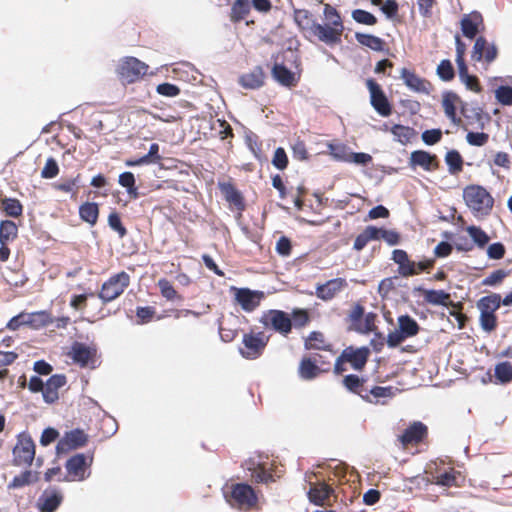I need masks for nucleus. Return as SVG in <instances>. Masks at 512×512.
<instances>
[{"instance_id": "41", "label": "nucleus", "mask_w": 512, "mask_h": 512, "mask_svg": "<svg viewBox=\"0 0 512 512\" xmlns=\"http://www.w3.org/2000/svg\"><path fill=\"white\" fill-rule=\"evenodd\" d=\"M495 377L502 383L506 384L512 381V364L508 361L498 363L495 366Z\"/></svg>"}, {"instance_id": "4", "label": "nucleus", "mask_w": 512, "mask_h": 512, "mask_svg": "<svg viewBox=\"0 0 512 512\" xmlns=\"http://www.w3.org/2000/svg\"><path fill=\"white\" fill-rule=\"evenodd\" d=\"M260 322L267 328L287 335L292 330V319L286 312L282 310L271 309L263 313Z\"/></svg>"}, {"instance_id": "36", "label": "nucleus", "mask_w": 512, "mask_h": 512, "mask_svg": "<svg viewBox=\"0 0 512 512\" xmlns=\"http://www.w3.org/2000/svg\"><path fill=\"white\" fill-rule=\"evenodd\" d=\"M466 231L471 237L473 245L479 248H484L490 240L488 234L478 226H468L466 227Z\"/></svg>"}, {"instance_id": "15", "label": "nucleus", "mask_w": 512, "mask_h": 512, "mask_svg": "<svg viewBox=\"0 0 512 512\" xmlns=\"http://www.w3.org/2000/svg\"><path fill=\"white\" fill-rule=\"evenodd\" d=\"M87 459L88 458L83 453H78L66 461L65 468L72 477V480L82 481L86 478L85 472L90 465Z\"/></svg>"}, {"instance_id": "46", "label": "nucleus", "mask_w": 512, "mask_h": 512, "mask_svg": "<svg viewBox=\"0 0 512 512\" xmlns=\"http://www.w3.org/2000/svg\"><path fill=\"white\" fill-rule=\"evenodd\" d=\"M352 18L354 21L360 24L365 25H375L377 23V18L370 12L363 9H355L352 11Z\"/></svg>"}, {"instance_id": "9", "label": "nucleus", "mask_w": 512, "mask_h": 512, "mask_svg": "<svg viewBox=\"0 0 512 512\" xmlns=\"http://www.w3.org/2000/svg\"><path fill=\"white\" fill-rule=\"evenodd\" d=\"M367 88L370 92V102L372 107L383 117L391 114V105L382 91L380 85L373 79H368L366 82Z\"/></svg>"}, {"instance_id": "45", "label": "nucleus", "mask_w": 512, "mask_h": 512, "mask_svg": "<svg viewBox=\"0 0 512 512\" xmlns=\"http://www.w3.org/2000/svg\"><path fill=\"white\" fill-rule=\"evenodd\" d=\"M437 75L443 81H450L454 78L455 72L450 60H442L437 67Z\"/></svg>"}, {"instance_id": "43", "label": "nucleus", "mask_w": 512, "mask_h": 512, "mask_svg": "<svg viewBox=\"0 0 512 512\" xmlns=\"http://www.w3.org/2000/svg\"><path fill=\"white\" fill-rule=\"evenodd\" d=\"M480 326L485 332H491L496 328L497 318L494 313L480 310Z\"/></svg>"}, {"instance_id": "11", "label": "nucleus", "mask_w": 512, "mask_h": 512, "mask_svg": "<svg viewBox=\"0 0 512 512\" xmlns=\"http://www.w3.org/2000/svg\"><path fill=\"white\" fill-rule=\"evenodd\" d=\"M231 289L235 291V300L246 312L255 310L264 298V293L262 291L236 287H232Z\"/></svg>"}, {"instance_id": "51", "label": "nucleus", "mask_w": 512, "mask_h": 512, "mask_svg": "<svg viewBox=\"0 0 512 512\" xmlns=\"http://www.w3.org/2000/svg\"><path fill=\"white\" fill-rule=\"evenodd\" d=\"M79 186H80V175H77L76 177H74L72 179H68L66 181H63L61 183L55 184V188L57 190H60V191L66 192V193L72 192L74 194L77 192V189L79 188Z\"/></svg>"}, {"instance_id": "8", "label": "nucleus", "mask_w": 512, "mask_h": 512, "mask_svg": "<svg viewBox=\"0 0 512 512\" xmlns=\"http://www.w3.org/2000/svg\"><path fill=\"white\" fill-rule=\"evenodd\" d=\"M311 33L318 38L319 41L329 45H337L341 43V36L344 31L343 28L331 26L328 24L322 25L312 21L309 26Z\"/></svg>"}, {"instance_id": "28", "label": "nucleus", "mask_w": 512, "mask_h": 512, "mask_svg": "<svg viewBox=\"0 0 512 512\" xmlns=\"http://www.w3.org/2000/svg\"><path fill=\"white\" fill-rule=\"evenodd\" d=\"M250 0H235L231 7L230 20L234 23L240 22L250 13Z\"/></svg>"}, {"instance_id": "40", "label": "nucleus", "mask_w": 512, "mask_h": 512, "mask_svg": "<svg viewBox=\"0 0 512 512\" xmlns=\"http://www.w3.org/2000/svg\"><path fill=\"white\" fill-rule=\"evenodd\" d=\"M319 371V367L308 358L303 359L300 363L299 375L302 379L311 380L318 375Z\"/></svg>"}, {"instance_id": "32", "label": "nucleus", "mask_w": 512, "mask_h": 512, "mask_svg": "<svg viewBox=\"0 0 512 512\" xmlns=\"http://www.w3.org/2000/svg\"><path fill=\"white\" fill-rule=\"evenodd\" d=\"M80 218L91 224L95 225L99 216L98 205L94 202H86L79 207Z\"/></svg>"}, {"instance_id": "24", "label": "nucleus", "mask_w": 512, "mask_h": 512, "mask_svg": "<svg viewBox=\"0 0 512 512\" xmlns=\"http://www.w3.org/2000/svg\"><path fill=\"white\" fill-rule=\"evenodd\" d=\"M239 83L246 89H257L264 84V73L261 67L257 66L252 71L240 76Z\"/></svg>"}, {"instance_id": "6", "label": "nucleus", "mask_w": 512, "mask_h": 512, "mask_svg": "<svg viewBox=\"0 0 512 512\" xmlns=\"http://www.w3.org/2000/svg\"><path fill=\"white\" fill-rule=\"evenodd\" d=\"M14 462L16 465H31L35 456V444L27 433H20L17 444L13 448Z\"/></svg>"}, {"instance_id": "54", "label": "nucleus", "mask_w": 512, "mask_h": 512, "mask_svg": "<svg viewBox=\"0 0 512 512\" xmlns=\"http://www.w3.org/2000/svg\"><path fill=\"white\" fill-rule=\"evenodd\" d=\"M59 172V167H58V164L56 162V160L52 157L48 158L42 171H41V176L42 178H45V179H51V178H54L55 176H57Z\"/></svg>"}, {"instance_id": "42", "label": "nucleus", "mask_w": 512, "mask_h": 512, "mask_svg": "<svg viewBox=\"0 0 512 512\" xmlns=\"http://www.w3.org/2000/svg\"><path fill=\"white\" fill-rule=\"evenodd\" d=\"M157 286L160 289L161 295L168 301H173L177 298L180 299L173 285L165 278H161L157 282Z\"/></svg>"}, {"instance_id": "62", "label": "nucleus", "mask_w": 512, "mask_h": 512, "mask_svg": "<svg viewBox=\"0 0 512 512\" xmlns=\"http://www.w3.org/2000/svg\"><path fill=\"white\" fill-rule=\"evenodd\" d=\"M397 271L402 277H410L419 274V270L416 269V262L410 259L404 264L399 265Z\"/></svg>"}, {"instance_id": "37", "label": "nucleus", "mask_w": 512, "mask_h": 512, "mask_svg": "<svg viewBox=\"0 0 512 512\" xmlns=\"http://www.w3.org/2000/svg\"><path fill=\"white\" fill-rule=\"evenodd\" d=\"M220 188L228 202L235 205L238 209H243V198L241 194L233 187L232 184L224 183L220 185Z\"/></svg>"}, {"instance_id": "58", "label": "nucleus", "mask_w": 512, "mask_h": 512, "mask_svg": "<svg viewBox=\"0 0 512 512\" xmlns=\"http://www.w3.org/2000/svg\"><path fill=\"white\" fill-rule=\"evenodd\" d=\"M272 164L279 170H283L288 165V158L286 155V152L283 148L278 147L275 152L272 159Z\"/></svg>"}, {"instance_id": "25", "label": "nucleus", "mask_w": 512, "mask_h": 512, "mask_svg": "<svg viewBox=\"0 0 512 512\" xmlns=\"http://www.w3.org/2000/svg\"><path fill=\"white\" fill-rule=\"evenodd\" d=\"M369 351L367 348H359L356 350L345 349L342 357L345 361L350 362L354 369L359 370L364 367L367 362Z\"/></svg>"}, {"instance_id": "2", "label": "nucleus", "mask_w": 512, "mask_h": 512, "mask_svg": "<svg viewBox=\"0 0 512 512\" xmlns=\"http://www.w3.org/2000/svg\"><path fill=\"white\" fill-rule=\"evenodd\" d=\"M130 284V276L125 271H121L111 276L102 284L99 298L107 303L119 297Z\"/></svg>"}, {"instance_id": "10", "label": "nucleus", "mask_w": 512, "mask_h": 512, "mask_svg": "<svg viewBox=\"0 0 512 512\" xmlns=\"http://www.w3.org/2000/svg\"><path fill=\"white\" fill-rule=\"evenodd\" d=\"M88 440L83 430L74 429L66 432L56 445V453L58 455L65 454L73 449L83 447Z\"/></svg>"}, {"instance_id": "44", "label": "nucleus", "mask_w": 512, "mask_h": 512, "mask_svg": "<svg viewBox=\"0 0 512 512\" xmlns=\"http://www.w3.org/2000/svg\"><path fill=\"white\" fill-rule=\"evenodd\" d=\"M323 14L326 20L329 22L328 25H333L344 29L341 16L335 7L331 6L330 4H326L324 6Z\"/></svg>"}, {"instance_id": "16", "label": "nucleus", "mask_w": 512, "mask_h": 512, "mask_svg": "<svg viewBox=\"0 0 512 512\" xmlns=\"http://www.w3.org/2000/svg\"><path fill=\"white\" fill-rule=\"evenodd\" d=\"M409 166L412 169L421 167L425 171H432L438 166L437 157L427 151L416 150L410 154Z\"/></svg>"}, {"instance_id": "55", "label": "nucleus", "mask_w": 512, "mask_h": 512, "mask_svg": "<svg viewBox=\"0 0 512 512\" xmlns=\"http://www.w3.org/2000/svg\"><path fill=\"white\" fill-rule=\"evenodd\" d=\"M489 135L484 132H468L466 141L472 146H483L488 142Z\"/></svg>"}, {"instance_id": "3", "label": "nucleus", "mask_w": 512, "mask_h": 512, "mask_svg": "<svg viewBox=\"0 0 512 512\" xmlns=\"http://www.w3.org/2000/svg\"><path fill=\"white\" fill-rule=\"evenodd\" d=\"M225 497L232 507L238 508H249L257 502L254 490L245 483L232 485L230 494H226Z\"/></svg>"}, {"instance_id": "5", "label": "nucleus", "mask_w": 512, "mask_h": 512, "mask_svg": "<svg viewBox=\"0 0 512 512\" xmlns=\"http://www.w3.org/2000/svg\"><path fill=\"white\" fill-rule=\"evenodd\" d=\"M148 65L135 57H127L121 61L117 68L120 79L125 83H134L144 76Z\"/></svg>"}, {"instance_id": "35", "label": "nucleus", "mask_w": 512, "mask_h": 512, "mask_svg": "<svg viewBox=\"0 0 512 512\" xmlns=\"http://www.w3.org/2000/svg\"><path fill=\"white\" fill-rule=\"evenodd\" d=\"M445 162L450 174L454 175L462 171L463 159L457 150H450L445 155Z\"/></svg>"}, {"instance_id": "47", "label": "nucleus", "mask_w": 512, "mask_h": 512, "mask_svg": "<svg viewBox=\"0 0 512 512\" xmlns=\"http://www.w3.org/2000/svg\"><path fill=\"white\" fill-rule=\"evenodd\" d=\"M324 335L321 332L313 331L310 333L305 341V347L307 349H325Z\"/></svg>"}, {"instance_id": "26", "label": "nucleus", "mask_w": 512, "mask_h": 512, "mask_svg": "<svg viewBox=\"0 0 512 512\" xmlns=\"http://www.w3.org/2000/svg\"><path fill=\"white\" fill-rule=\"evenodd\" d=\"M23 313L24 321L26 326L32 329H40L53 322V318L46 311H37L32 313Z\"/></svg>"}, {"instance_id": "53", "label": "nucleus", "mask_w": 512, "mask_h": 512, "mask_svg": "<svg viewBox=\"0 0 512 512\" xmlns=\"http://www.w3.org/2000/svg\"><path fill=\"white\" fill-rule=\"evenodd\" d=\"M361 384H365V380L354 374L346 375L343 379V385L347 390L353 393L358 392V388L361 387Z\"/></svg>"}, {"instance_id": "13", "label": "nucleus", "mask_w": 512, "mask_h": 512, "mask_svg": "<svg viewBox=\"0 0 512 512\" xmlns=\"http://www.w3.org/2000/svg\"><path fill=\"white\" fill-rule=\"evenodd\" d=\"M63 501V494L57 488L44 490L38 499V507L41 512H55Z\"/></svg>"}, {"instance_id": "17", "label": "nucleus", "mask_w": 512, "mask_h": 512, "mask_svg": "<svg viewBox=\"0 0 512 512\" xmlns=\"http://www.w3.org/2000/svg\"><path fill=\"white\" fill-rule=\"evenodd\" d=\"M66 377L63 374H54L46 382L43 390V399L46 403L52 404L59 398L58 390L66 384Z\"/></svg>"}, {"instance_id": "34", "label": "nucleus", "mask_w": 512, "mask_h": 512, "mask_svg": "<svg viewBox=\"0 0 512 512\" xmlns=\"http://www.w3.org/2000/svg\"><path fill=\"white\" fill-rule=\"evenodd\" d=\"M17 225L11 220H3L0 222V243L7 244L17 237Z\"/></svg>"}, {"instance_id": "38", "label": "nucleus", "mask_w": 512, "mask_h": 512, "mask_svg": "<svg viewBox=\"0 0 512 512\" xmlns=\"http://www.w3.org/2000/svg\"><path fill=\"white\" fill-rule=\"evenodd\" d=\"M394 138L402 144L408 143L416 134L415 130L408 126L396 124L391 128Z\"/></svg>"}, {"instance_id": "7", "label": "nucleus", "mask_w": 512, "mask_h": 512, "mask_svg": "<svg viewBox=\"0 0 512 512\" xmlns=\"http://www.w3.org/2000/svg\"><path fill=\"white\" fill-rule=\"evenodd\" d=\"M267 341L262 332L244 334L242 340L244 347L240 348V353L246 359H256L262 354Z\"/></svg>"}, {"instance_id": "60", "label": "nucleus", "mask_w": 512, "mask_h": 512, "mask_svg": "<svg viewBox=\"0 0 512 512\" xmlns=\"http://www.w3.org/2000/svg\"><path fill=\"white\" fill-rule=\"evenodd\" d=\"M487 41L484 37H478L474 43L471 58L474 61H481L486 48Z\"/></svg>"}, {"instance_id": "12", "label": "nucleus", "mask_w": 512, "mask_h": 512, "mask_svg": "<svg viewBox=\"0 0 512 512\" xmlns=\"http://www.w3.org/2000/svg\"><path fill=\"white\" fill-rule=\"evenodd\" d=\"M96 350L83 343L75 342L71 347L73 361L81 367L94 368L96 365Z\"/></svg>"}, {"instance_id": "59", "label": "nucleus", "mask_w": 512, "mask_h": 512, "mask_svg": "<svg viewBox=\"0 0 512 512\" xmlns=\"http://www.w3.org/2000/svg\"><path fill=\"white\" fill-rule=\"evenodd\" d=\"M422 140L427 145H434L442 138V131L440 129L425 130L422 133Z\"/></svg>"}, {"instance_id": "52", "label": "nucleus", "mask_w": 512, "mask_h": 512, "mask_svg": "<svg viewBox=\"0 0 512 512\" xmlns=\"http://www.w3.org/2000/svg\"><path fill=\"white\" fill-rule=\"evenodd\" d=\"M508 276V272L503 269L493 271L489 276L482 280L484 286H495L503 281Z\"/></svg>"}, {"instance_id": "22", "label": "nucleus", "mask_w": 512, "mask_h": 512, "mask_svg": "<svg viewBox=\"0 0 512 512\" xmlns=\"http://www.w3.org/2000/svg\"><path fill=\"white\" fill-rule=\"evenodd\" d=\"M401 78L405 85L411 90L419 93L429 94V83L406 68L401 69Z\"/></svg>"}, {"instance_id": "49", "label": "nucleus", "mask_w": 512, "mask_h": 512, "mask_svg": "<svg viewBox=\"0 0 512 512\" xmlns=\"http://www.w3.org/2000/svg\"><path fill=\"white\" fill-rule=\"evenodd\" d=\"M109 227L116 231L120 238H123L127 234L126 228L122 225L120 216L117 212H112L108 216Z\"/></svg>"}, {"instance_id": "61", "label": "nucleus", "mask_w": 512, "mask_h": 512, "mask_svg": "<svg viewBox=\"0 0 512 512\" xmlns=\"http://www.w3.org/2000/svg\"><path fill=\"white\" fill-rule=\"evenodd\" d=\"M505 246L500 242H495L487 248V255L490 259L499 260L505 255Z\"/></svg>"}, {"instance_id": "50", "label": "nucleus", "mask_w": 512, "mask_h": 512, "mask_svg": "<svg viewBox=\"0 0 512 512\" xmlns=\"http://www.w3.org/2000/svg\"><path fill=\"white\" fill-rule=\"evenodd\" d=\"M495 97L502 105H512V87L500 86L495 91Z\"/></svg>"}, {"instance_id": "64", "label": "nucleus", "mask_w": 512, "mask_h": 512, "mask_svg": "<svg viewBox=\"0 0 512 512\" xmlns=\"http://www.w3.org/2000/svg\"><path fill=\"white\" fill-rule=\"evenodd\" d=\"M454 247L460 252H470L473 250V243L465 236H458L454 240Z\"/></svg>"}, {"instance_id": "14", "label": "nucleus", "mask_w": 512, "mask_h": 512, "mask_svg": "<svg viewBox=\"0 0 512 512\" xmlns=\"http://www.w3.org/2000/svg\"><path fill=\"white\" fill-rule=\"evenodd\" d=\"M461 113L467 124L476 129H483L489 116L485 115L482 108L477 105L465 103L461 106Z\"/></svg>"}, {"instance_id": "30", "label": "nucleus", "mask_w": 512, "mask_h": 512, "mask_svg": "<svg viewBox=\"0 0 512 512\" xmlns=\"http://www.w3.org/2000/svg\"><path fill=\"white\" fill-rule=\"evenodd\" d=\"M398 327L406 339L415 336L420 329L416 320H414L409 315H401L398 318Z\"/></svg>"}, {"instance_id": "20", "label": "nucleus", "mask_w": 512, "mask_h": 512, "mask_svg": "<svg viewBox=\"0 0 512 512\" xmlns=\"http://www.w3.org/2000/svg\"><path fill=\"white\" fill-rule=\"evenodd\" d=\"M333 489L326 483L312 484L308 491V498L311 503L317 506H323L329 500Z\"/></svg>"}, {"instance_id": "56", "label": "nucleus", "mask_w": 512, "mask_h": 512, "mask_svg": "<svg viewBox=\"0 0 512 512\" xmlns=\"http://www.w3.org/2000/svg\"><path fill=\"white\" fill-rule=\"evenodd\" d=\"M32 482V472L24 471L21 474L15 476L9 484V488H21Z\"/></svg>"}, {"instance_id": "39", "label": "nucleus", "mask_w": 512, "mask_h": 512, "mask_svg": "<svg viewBox=\"0 0 512 512\" xmlns=\"http://www.w3.org/2000/svg\"><path fill=\"white\" fill-rule=\"evenodd\" d=\"M500 305L501 296L497 293L482 297L477 304L479 310H485L492 313H494Z\"/></svg>"}, {"instance_id": "63", "label": "nucleus", "mask_w": 512, "mask_h": 512, "mask_svg": "<svg viewBox=\"0 0 512 512\" xmlns=\"http://www.w3.org/2000/svg\"><path fill=\"white\" fill-rule=\"evenodd\" d=\"M59 436V433L56 429L52 427H48L43 430L40 437V444L42 446H48L52 442H54Z\"/></svg>"}, {"instance_id": "33", "label": "nucleus", "mask_w": 512, "mask_h": 512, "mask_svg": "<svg viewBox=\"0 0 512 512\" xmlns=\"http://www.w3.org/2000/svg\"><path fill=\"white\" fill-rule=\"evenodd\" d=\"M396 391L397 389L392 386H373L370 388L369 393L371 394L373 399L372 403L385 404L384 399H391L392 397H394Z\"/></svg>"}, {"instance_id": "1", "label": "nucleus", "mask_w": 512, "mask_h": 512, "mask_svg": "<svg viewBox=\"0 0 512 512\" xmlns=\"http://www.w3.org/2000/svg\"><path fill=\"white\" fill-rule=\"evenodd\" d=\"M466 205L476 214L488 215L493 207V198L481 186H468L463 191Z\"/></svg>"}, {"instance_id": "31", "label": "nucleus", "mask_w": 512, "mask_h": 512, "mask_svg": "<svg viewBox=\"0 0 512 512\" xmlns=\"http://www.w3.org/2000/svg\"><path fill=\"white\" fill-rule=\"evenodd\" d=\"M355 38L357 42L365 47H368L374 51H383L384 50V41L380 37H377L372 34L365 33H355Z\"/></svg>"}, {"instance_id": "19", "label": "nucleus", "mask_w": 512, "mask_h": 512, "mask_svg": "<svg viewBox=\"0 0 512 512\" xmlns=\"http://www.w3.org/2000/svg\"><path fill=\"white\" fill-rule=\"evenodd\" d=\"M482 22V15L477 11L465 14L460 22L463 35L469 39H473L477 35L478 27Z\"/></svg>"}, {"instance_id": "27", "label": "nucleus", "mask_w": 512, "mask_h": 512, "mask_svg": "<svg viewBox=\"0 0 512 512\" xmlns=\"http://www.w3.org/2000/svg\"><path fill=\"white\" fill-rule=\"evenodd\" d=\"M272 76L283 86L290 87L295 84L294 73L283 64L276 63L272 68Z\"/></svg>"}, {"instance_id": "48", "label": "nucleus", "mask_w": 512, "mask_h": 512, "mask_svg": "<svg viewBox=\"0 0 512 512\" xmlns=\"http://www.w3.org/2000/svg\"><path fill=\"white\" fill-rule=\"evenodd\" d=\"M3 209L10 217H18L22 214L23 207L19 200L9 198L3 201Z\"/></svg>"}, {"instance_id": "23", "label": "nucleus", "mask_w": 512, "mask_h": 512, "mask_svg": "<svg viewBox=\"0 0 512 512\" xmlns=\"http://www.w3.org/2000/svg\"><path fill=\"white\" fill-rule=\"evenodd\" d=\"M419 291L424 294V300L436 306H446L450 301V294L444 290L425 289L421 286L414 287V292Z\"/></svg>"}, {"instance_id": "57", "label": "nucleus", "mask_w": 512, "mask_h": 512, "mask_svg": "<svg viewBox=\"0 0 512 512\" xmlns=\"http://www.w3.org/2000/svg\"><path fill=\"white\" fill-rule=\"evenodd\" d=\"M156 91L158 94L165 97H176L180 94V89L178 86L171 83H161L156 87Z\"/></svg>"}, {"instance_id": "21", "label": "nucleus", "mask_w": 512, "mask_h": 512, "mask_svg": "<svg viewBox=\"0 0 512 512\" xmlns=\"http://www.w3.org/2000/svg\"><path fill=\"white\" fill-rule=\"evenodd\" d=\"M427 434V427L422 422H414L405 429L400 436V441L404 444L419 443Z\"/></svg>"}, {"instance_id": "29", "label": "nucleus", "mask_w": 512, "mask_h": 512, "mask_svg": "<svg viewBox=\"0 0 512 512\" xmlns=\"http://www.w3.org/2000/svg\"><path fill=\"white\" fill-rule=\"evenodd\" d=\"M458 96L453 92H446L443 95L442 106L444 108L445 115L455 124L460 122V119L456 116L455 102L458 100Z\"/></svg>"}, {"instance_id": "18", "label": "nucleus", "mask_w": 512, "mask_h": 512, "mask_svg": "<svg viewBox=\"0 0 512 512\" xmlns=\"http://www.w3.org/2000/svg\"><path fill=\"white\" fill-rule=\"evenodd\" d=\"M347 286V282L343 278H334L316 288L318 298L328 301L335 297L337 293Z\"/></svg>"}]
</instances>
